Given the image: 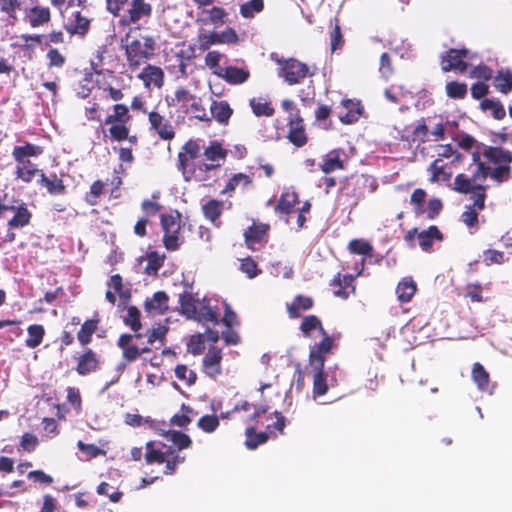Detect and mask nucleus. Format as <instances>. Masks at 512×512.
Masks as SVG:
<instances>
[{
    "instance_id": "1",
    "label": "nucleus",
    "mask_w": 512,
    "mask_h": 512,
    "mask_svg": "<svg viewBox=\"0 0 512 512\" xmlns=\"http://www.w3.org/2000/svg\"><path fill=\"white\" fill-rule=\"evenodd\" d=\"M453 190L461 194H473L474 203L466 206L465 211L461 215V221L468 228L478 226V211L485 208L486 186L482 184L472 183L471 179L464 174H458L453 183Z\"/></svg>"
},
{
    "instance_id": "2",
    "label": "nucleus",
    "mask_w": 512,
    "mask_h": 512,
    "mask_svg": "<svg viewBox=\"0 0 512 512\" xmlns=\"http://www.w3.org/2000/svg\"><path fill=\"white\" fill-rule=\"evenodd\" d=\"M125 56L129 68L134 71L150 60L156 51V41L153 36L145 35L141 38H132V29L126 33Z\"/></svg>"
},
{
    "instance_id": "3",
    "label": "nucleus",
    "mask_w": 512,
    "mask_h": 512,
    "mask_svg": "<svg viewBox=\"0 0 512 512\" xmlns=\"http://www.w3.org/2000/svg\"><path fill=\"white\" fill-rule=\"evenodd\" d=\"M444 159H451L450 164H459L463 160V155L455 150L451 144L438 145L437 158L429 165L428 171L431 172L430 182H438L440 177L447 181L451 178L452 172H447V163Z\"/></svg>"
},
{
    "instance_id": "4",
    "label": "nucleus",
    "mask_w": 512,
    "mask_h": 512,
    "mask_svg": "<svg viewBox=\"0 0 512 512\" xmlns=\"http://www.w3.org/2000/svg\"><path fill=\"white\" fill-rule=\"evenodd\" d=\"M181 214L176 211L173 214H162L161 215V226L164 231L163 243L167 250L175 251L179 248V231Z\"/></svg>"
},
{
    "instance_id": "5",
    "label": "nucleus",
    "mask_w": 512,
    "mask_h": 512,
    "mask_svg": "<svg viewBox=\"0 0 512 512\" xmlns=\"http://www.w3.org/2000/svg\"><path fill=\"white\" fill-rule=\"evenodd\" d=\"M13 204L0 202V217H4L7 212H13V216L8 220L7 226L9 230L23 228L30 224L32 213L28 209L26 203L14 200Z\"/></svg>"
},
{
    "instance_id": "6",
    "label": "nucleus",
    "mask_w": 512,
    "mask_h": 512,
    "mask_svg": "<svg viewBox=\"0 0 512 512\" xmlns=\"http://www.w3.org/2000/svg\"><path fill=\"white\" fill-rule=\"evenodd\" d=\"M133 334L124 333L121 334L117 341V346L122 351V357L126 361H136L141 355L150 353L151 347L144 345L142 347L132 343L133 339L140 340L145 336L140 330L133 331Z\"/></svg>"
},
{
    "instance_id": "7",
    "label": "nucleus",
    "mask_w": 512,
    "mask_h": 512,
    "mask_svg": "<svg viewBox=\"0 0 512 512\" xmlns=\"http://www.w3.org/2000/svg\"><path fill=\"white\" fill-rule=\"evenodd\" d=\"M277 62L281 65L279 76L283 77L290 85L298 84L307 76L313 75V73H310L309 67L297 59L290 58Z\"/></svg>"
},
{
    "instance_id": "8",
    "label": "nucleus",
    "mask_w": 512,
    "mask_h": 512,
    "mask_svg": "<svg viewBox=\"0 0 512 512\" xmlns=\"http://www.w3.org/2000/svg\"><path fill=\"white\" fill-rule=\"evenodd\" d=\"M73 359L76 363L75 371L79 376L85 377L100 370L101 356L87 346L81 352H76Z\"/></svg>"
},
{
    "instance_id": "9",
    "label": "nucleus",
    "mask_w": 512,
    "mask_h": 512,
    "mask_svg": "<svg viewBox=\"0 0 512 512\" xmlns=\"http://www.w3.org/2000/svg\"><path fill=\"white\" fill-rule=\"evenodd\" d=\"M153 13V7L146 0H131L126 13L120 17L121 25H135L140 21L147 22Z\"/></svg>"
},
{
    "instance_id": "10",
    "label": "nucleus",
    "mask_w": 512,
    "mask_h": 512,
    "mask_svg": "<svg viewBox=\"0 0 512 512\" xmlns=\"http://www.w3.org/2000/svg\"><path fill=\"white\" fill-rule=\"evenodd\" d=\"M470 51L463 47L460 49L450 48L440 56V66L443 72L452 70L464 73L467 71L469 64L465 59L469 58Z\"/></svg>"
},
{
    "instance_id": "11",
    "label": "nucleus",
    "mask_w": 512,
    "mask_h": 512,
    "mask_svg": "<svg viewBox=\"0 0 512 512\" xmlns=\"http://www.w3.org/2000/svg\"><path fill=\"white\" fill-rule=\"evenodd\" d=\"M24 21L31 28H38L48 25L52 19V13L48 6L40 4L39 0H31L30 7L23 9Z\"/></svg>"
},
{
    "instance_id": "12",
    "label": "nucleus",
    "mask_w": 512,
    "mask_h": 512,
    "mask_svg": "<svg viewBox=\"0 0 512 512\" xmlns=\"http://www.w3.org/2000/svg\"><path fill=\"white\" fill-rule=\"evenodd\" d=\"M148 121L150 130L154 131L159 139L171 141L174 139L176 132L171 121L156 110L148 112Z\"/></svg>"
},
{
    "instance_id": "13",
    "label": "nucleus",
    "mask_w": 512,
    "mask_h": 512,
    "mask_svg": "<svg viewBox=\"0 0 512 512\" xmlns=\"http://www.w3.org/2000/svg\"><path fill=\"white\" fill-rule=\"evenodd\" d=\"M321 336V341L315 343L310 348L309 364L311 366L324 367L328 355L332 353L333 348L336 346L333 338L328 333H325L324 335Z\"/></svg>"
},
{
    "instance_id": "14",
    "label": "nucleus",
    "mask_w": 512,
    "mask_h": 512,
    "mask_svg": "<svg viewBox=\"0 0 512 512\" xmlns=\"http://www.w3.org/2000/svg\"><path fill=\"white\" fill-rule=\"evenodd\" d=\"M202 371L211 379L222 374V350L218 347H209L202 360Z\"/></svg>"
},
{
    "instance_id": "15",
    "label": "nucleus",
    "mask_w": 512,
    "mask_h": 512,
    "mask_svg": "<svg viewBox=\"0 0 512 512\" xmlns=\"http://www.w3.org/2000/svg\"><path fill=\"white\" fill-rule=\"evenodd\" d=\"M287 139L294 146L300 148L307 144L308 135L306 133L304 119L301 115L295 114L293 119H287Z\"/></svg>"
},
{
    "instance_id": "16",
    "label": "nucleus",
    "mask_w": 512,
    "mask_h": 512,
    "mask_svg": "<svg viewBox=\"0 0 512 512\" xmlns=\"http://www.w3.org/2000/svg\"><path fill=\"white\" fill-rule=\"evenodd\" d=\"M268 225L253 224L244 232V239L247 247L252 251H257L267 241Z\"/></svg>"
},
{
    "instance_id": "17",
    "label": "nucleus",
    "mask_w": 512,
    "mask_h": 512,
    "mask_svg": "<svg viewBox=\"0 0 512 512\" xmlns=\"http://www.w3.org/2000/svg\"><path fill=\"white\" fill-rule=\"evenodd\" d=\"M90 25V18L83 15L81 11H75L68 18L67 22L64 23V28L70 35H77L83 38L89 32Z\"/></svg>"
},
{
    "instance_id": "18",
    "label": "nucleus",
    "mask_w": 512,
    "mask_h": 512,
    "mask_svg": "<svg viewBox=\"0 0 512 512\" xmlns=\"http://www.w3.org/2000/svg\"><path fill=\"white\" fill-rule=\"evenodd\" d=\"M145 88L150 89L152 86L161 88L164 85L165 75L163 70L155 65L148 64L137 76Z\"/></svg>"
},
{
    "instance_id": "19",
    "label": "nucleus",
    "mask_w": 512,
    "mask_h": 512,
    "mask_svg": "<svg viewBox=\"0 0 512 512\" xmlns=\"http://www.w3.org/2000/svg\"><path fill=\"white\" fill-rule=\"evenodd\" d=\"M132 120V116L129 113V108L125 104L113 105V112L104 120V125H108L109 128H117L121 126H128Z\"/></svg>"
},
{
    "instance_id": "20",
    "label": "nucleus",
    "mask_w": 512,
    "mask_h": 512,
    "mask_svg": "<svg viewBox=\"0 0 512 512\" xmlns=\"http://www.w3.org/2000/svg\"><path fill=\"white\" fill-rule=\"evenodd\" d=\"M354 276L350 274L341 275L338 273L331 281L330 285L334 287V295L342 299H347L355 293Z\"/></svg>"
},
{
    "instance_id": "21",
    "label": "nucleus",
    "mask_w": 512,
    "mask_h": 512,
    "mask_svg": "<svg viewBox=\"0 0 512 512\" xmlns=\"http://www.w3.org/2000/svg\"><path fill=\"white\" fill-rule=\"evenodd\" d=\"M299 202L298 193L292 188H284L276 205L275 212L289 215L293 212L295 205Z\"/></svg>"
},
{
    "instance_id": "22",
    "label": "nucleus",
    "mask_w": 512,
    "mask_h": 512,
    "mask_svg": "<svg viewBox=\"0 0 512 512\" xmlns=\"http://www.w3.org/2000/svg\"><path fill=\"white\" fill-rule=\"evenodd\" d=\"M99 315H95L91 319L85 320L77 332V340L81 346L86 347L92 342L93 334L98 330L100 324Z\"/></svg>"
},
{
    "instance_id": "23",
    "label": "nucleus",
    "mask_w": 512,
    "mask_h": 512,
    "mask_svg": "<svg viewBox=\"0 0 512 512\" xmlns=\"http://www.w3.org/2000/svg\"><path fill=\"white\" fill-rule=\"evenodd\" d=\"M211 119L213 118L221 125H227L233 114V109L225 100H213L210 105Z\"/></svg>"
},
{
    "instance_id": "24",
    "label": "nucleus",
    "mask_w": 512,
    "mask_h": 512,
    "mask_svg": "<svg viewBox=\"0 0 512 512\" xmlns=\"http://www.w3.org/2000/svg\"><path fill=\"white\" fill-rule=\"evenodd\" d=\"M40 186L45 187L50 195H64L66 193V186L61 178L56 173L47 176L44 172L41 173V178L38 180Z\"/></svg>"
},
{
    "instance_id": "25",
    "label": "nucleus",
    "mask_w": 512,
    "mask_h": 512,
    "mask_svg": "<svg viewBox=\"0 0 512 512\" xmlns=\"http://www.w3.org/2000/svg\"><path fill=\"white\" fill-rule=\"evenodd\" d=\"M443 234L439 230V228L435 225L428 227V229L423 230L418 233V241L419 246L425 252H431L433 248L434 241H442Z\"/></svg>"
},
{
    "instance_id": "26",
    "label": "nucleus",
    "mask_w": 512,
    "mask_h": 512,
    "mask_svg": "<svg viewBox=\"0 0 512 512\" xmlns=\"http://www.w3.org/2000/svg\"><path fill=\"white\" fill-rule=\"evenodd\" d=\"M168 301V295L164 291H158L151 299L145 301L144 307L149 313L163 315L168 310Z\"/></svg>"
},
{
    "instance_id": "27",
    "label": "nucleus",
    "mask_w": 512,
    "mask_h": 512,
    "mask_svg": "<svg viewBox=\"0 0 512 512\" xmlns=\"http://www.w3.org/2000/svg\"><path fill=\"white\" fill-rule=\"evenodd\" d=\"M230 85H240L248 81L250 72L248 69L239 68L237 66L226 67L219 77Z\"/></svg>"
},
{
    "instance_id": "28",
    "label": "nucleus",
    "mask_w": 512,
    "mask_h": 512,
    "mask_svg": "<svg viewBox=\"0 0 512 512\" xmlns=\"http://www.w3.org/2000/svg\"><path fill=\"white\" fill-rule=\"evenodd\" d=\"M483 156L497 165H510L512 162L511 151L501 147L487 146L483 151Z\"/></svg>"
},
{
    "instance_id": "29",
    "label": "nucleus",
    "mask_w": 512,
    "mask_h": 512,
    "mask_svg": "<svg viewBox=\"0 0 512 512\" xmlns=\"http://www.w3.org/2000/svg\"><path fill=\"white\" fill-rule=\"evenodd\" d=\"M342 105L346 109V113L339 115L341 123L349 125L357 122L362 114L360 103L346 99L342 101Z\"/></svg>"
},
{
    "instance_id": "30",
    "label": "nucleus",
    "mask_w": 512,
    "mask_h": 512,
    "mask_svg": "<svg viewBox=\"0 0 512 512\" xmlns=\"http://www.w3.org/2000/svg\"><path fill=\"white\" fill-rule=\"evenodd\" d=\"M417 291V284L412 277H404L396 287L397 298L401 303L412 300Z\"/></svg>"
},
{
    "instance_id": "31",
    "label": "nucleus",
    "mask_w": 512,
    "mask_h": 512,
    "mask_svg": "<svg viewBox=\"0 0 512 512\" xmlns=\"http://www.w3.org/2000/svg\"><path fill=\"white\" fill-rule=\"evenodd\" d=\"M223 211V202L211 199L207 201L202 206V212L207 220L212 222L216 227L221 226V221L219 220Z\"/></svg>"
},
{
    "instance_id": "32",
    "label": "nucleus",
    "mask_w": 512,
    "mask_h": 512,
    "mask_svg": "<svg viewBox=\"0 0 512 512\" xmlns=\"http://www.w3.org/2000/svg\"><path fill=\"white\" fill-rule=\"evenodd\" d=\"M164 436L167 440H170L177 448L178 451L190 448L192 445V439L190 436L179 430H161L159 433Z\"/></svg>"
},
{
    "instance_id": "33",
    "label": "nucleus",
    "mask_w": 512,
    "mask_h": 512,
    "mask_svg": "<svg viewBox=\"0 0 512 512\" xmlns=\"http://www.w3.org/2000/svg\"><path fill=\"white\" fill-rule=\"evenodd\" d=\"M314 305L312 297L297 295L292 303L288 305L287 310L291 318H298L302 311L310 310Z\"/></svg>"
},
{
    "instance_id": "34",
    "label": "nucleus",
    "mask_w": 512,
    "mask_h": 512,
    "mask_svg": "<svg viewBox=\"0 0 512 512\" xmlns=\"http://www.w3.org/2000/svg\"><path fill=\"white\" fill-rule=\"evenodd\" d=\"M471 377L479 390L491 392L490 375L481 363L476 362L473 364Z\"/></svg>"
},
{
    "instance_id": "35",
    "label": "nucleus",
    "mask_w": 512,
    "mask_h": 512,
    "mask_svg": "<svg viewBox=\"0 0 512 512\" xmlns=\"http://www.w3.org/2000/svg\"><path fill=\"white\" fill-rule=\"evenodd\" d=\"M193 319L198 322L217 324L219 322V315L217 309L211 307L209 301L204 299L198 304L197 314Z\"/></svg>"
},
{
    "instance_id": "36",
    "label": "nucleus",
    "mask_w": 512,
    "mask_h": 512,
    "mask_svg": "<svg viewBox=\"0 0 512 512\" xmlns=\"http://www.w3.org/2000/svg\"><path fill=\"white\" fill-rule=\"evenodd\" d=\"M43 153V147L25 142L21 146H15L12 150V157L14 160L29 159L31 157H38Z\"/></svg>"
},
{
    "instance_id": "37",
    "label": "nucleus",
    "mask_w": 512,
    "mask_h": 512,
    "mask_svg": "<svg viewBox=\"0 0 512 512\" xmlns=\"http://www.w3.org/2000/svg\"><path fill=\"white\" fill-rule=\"evenodd\" d=\"M344 168V162L340 158L339 150L330 151L325 155L323 162L320 164V169L325 174H329L336 170H343Z\"/></svg>"
},
{
    "instance_id": "38",
    "label": "nucleus",
    "mask_w": 512,
    "mask_h": 512,
    "mask_svg": "<svg viewBox=\"0 0 512 512\" xmlns=\"http://www.w3.org/2000/svg\"><path fill=\"white\" fill-rule=\"evenodd\" d=\"M313 374V396H323L328 392L327 375L324 372V367L312 366Z\"/></svg>"
},
{
    "instance_id": "39",
    "label": "nucleus",
    "mask_w": 512,
    "mask_h": 512,
    "mask_svg": "<svg viewBox=\"0 0 512 512\" xmlns=\"http://www.w3.org/2000/svg\"><path fill=\"white\" fill-rule=\"evenodd\" d=\"M494 87L503 94L512 91V71L509 69H500L493 76Z\"/></svg>"
},
{
    "instance_id": "40",
    "label": "nucleus",
    "mask_w": 512,
    "mask_h": 512,
    "mask_svg": "<svg viewBox=\"0 0 512 512\" xmlns=\"http://www.w3.org/2000/svg\"><path fill=\"white\" fill-rule=\"evenodd\" d=\"M107 136L112 142H123L129 141V143L136 145L138 143V137L136 134L130 135V125L121 126L117 128H108Z\"/></svg>"
},
{
    "instance_id": "41",
    "label": "nucleus",
    "mask_w": 512,
    "mask_h": 512,
    "mask_svg": "<svg viewBox=\"0 0 512 512\" xmlns=\"http://www.w3.org/2000/svg\"><path fill=\"white\" fill-rule=\"evenodd\" d=\"M28 337L25 345L30 349L37 348L43 341L45 336V328L41 324H32L27 328Z\"/></svg>"
},
{
    "instance_id": "42",
    "label": "nucleus",
    "mask_w": 512,
    "mask_h": 512,
    "mask_svg": "<svg viewBox=\"0 0 512 512\" xmlns=\"http://www.w3.org/2000/svg\"><path fill=\"white\" fill-rule=\"evenodd\" d=\"M480 109L482 111H490L491 115L496 120H502L506 116V111L503 104L498 99L485 98L480 102Z\"/></svg>"
},
{
    "instance_id": "43",
    "label": "nucleus",
    "mask_w": 512,
    "mask_h": 512,
    "mask_svg": "<svg viewBox=\"0 0 512 512\" xmlns=\"http://www.w3.org/2000/svg\"><path fill=\"white\" fill-rule=\"evenodd\" d=\"M300 330L308 338L311 337V332L314 330H318L320 335L327 333L321 320L316 315L305 316L301 322Z\"/></svg>"
},
{
    "instance_id": "44",
    "label": "nucleus",
    "mask_w": 512,
    "mask_h": 512,
    "mask_svg": "<svg viewBox=\"0 0 512 512\" xmlns=\"http://www.w3.org/2000/svg\"><path fill=\"white\" fill-rule=\"evenodd\" d=\"M245 435V445L250 450L256 449L259 445L266 443L269 439L267 432H256L254 426L247 427Z\"/></svg>"
},
{
    "instance_id": "45",
    "label": "nucleus",
    "mask_w": 512,
    "mask_h": 512,
    "mask_svg": "<svg viewBox=\"0 0 512 512\" xmlns=\"http://www.w3.org/2000/svg\"><path fill=\"white\" fill-rule=\"evenodd\" d=\"M179 303L181 307V313L185 315L189 319H193V317L197 314V308L199 302L194 299L192 294L190 293H182L179 295Z\"/></svg>"
},
{
    "instance_id": "46",
    "label": "nucleus",
    "mask_w": 512,
    "mask_h": 512,
    "mask_svg": "<svg viewBox=\"0 0 512 512\" xmlns=\"http://www.w3.org/2000/svg\"><path fill=\"white\" fill-rule=\"evenodd\" d=\"M22 0H0V11L5 13L11 24L18 21V11L22 10Z\"/></svg>"
},
{
    "instance_id": "47",
    "label": "nucleus",
    "mask_w": 512,
    "mask_h": 512,
    "mask_svg": "<svg viewBox=\"0 0 512 512\" xmlns=\"http://www.w3.org/2000/svg\"><path fill=\"white\" fill-rule=\"evenodd\" d=\"M225 55L214 50L209 51L204 58L205 65L212 71L214 75L220 77L225 68L221 67L220 61Z\"/></svg>"
},
{
    "instance_id": "48",
    "label": "nucleus",
    "mask_w": 512,
    "mask_h": 512,
    "mask_svg": "<svg viewBox=\"0 0 512 512\" xmlns=\"http://www.w3.org/2000/svg\"><path fill=\"white\" fill-rule=\"evenodd\" d=\"M250 107L253 113L258 117H271L275 112L274 108L271 106V103L261 98H252L250 100Z\"/></svg>"
},
{
    "instance_id": "49",
    "label": "nucleus",
    "mask_w": 512,
    "mask_h": 512,
    "mask_svg": "<svg viewBox=\"0 0 512 512\" xmlns=\"http://www.w3.org/2000/svg\"><path fill=\"white\" fill-rule=\"evenodd\" d=\"M253 182L251 176L245 173H236L234 174L229 181L227 182L225 188L222 191V194L233 192L238 186L246 187Z\"/></svg>"
},
{
    "instance_id": "50",
    "label": "nucleus",
    "mask_w": 512,
    "mask_h": 512,
    "mask_svg": "<svg viewBox=\"0 0 512 512\" xmlns=\"http://www.w3.org/2000/svg\"><path fill=\"white\" fill-rule=\"evenodd\" d=\"M445 91L451 99H464L468 92V86L464 82L450 81L446 83Z\"/></svg>"
},
{
    "instance_id": "51",
    "label": "nucleus",
    "mask_w": 512,
    "mask_h": 512,
    "mask_svg": "<svg viewBox=\"0 0 512 512\" xmlns=\"http://www.w3.org/2000/svg\"><path fill=\"white\" fill-rule=\"evenodd\" d=\"M203 14L207 15L204 22L212 23L216 27L225 24L228 15L222 7L218 6H213L211 9L204 10Z\"/></svg>"
},
{
    "instance_id": "52",
    "label": "nucleus",
    "mask_w": 512,
    "mask_h": 512,
    "mask_svg": "<svg viewBox=\"0 0 512 512\" xmlns=\"http://www.w3.org/2000/svg\"><path fill=\"white\" fill-rule=\"evenodd\" d=\"M348 250L352 254L372 256L373 246L364 239H352L348 243Z\"/></svg>"
},
{
    "instance_id": "53",
    "label": "nucleus",
    "mask_w": 512,
    "mask_h": 512,
    "mask_svg": "<svg viewBox=\"0 0 512 512\" xmlns=\"http://www.w3.org/2000/svg\"><path fill=\"white\" fill-rule=\"evenodd\" d=\"M105 184L101 180L94 181L89 192L85 194L84 200L90 206H96L99 204V198L103 194Z\"/></svg>"
},
{
    "instance_id": "54",
    "label": "nucleus",
    "mask_w": 512,
    "mask_h": 512,
    "mask_svg": "<svg viewBox=\"0 0 512 512\" xmlns=\"http://www.w3.org/2000/svg\"><path fill=\"white\" fill-rule=\"evenodd\" d=\"M175 100L180 105V109L185 114L189 113V105L192 103L196 95L192 94L188 89L179 87L175 91ZM174 101V99L172 100Z\"/></svg>"
},
{
    "instance_id": "55",
    "label": "nucleus",
    "mask_w": 512,
    "mask_h": 512,
    "mask_svg": "<svg viewBox=\"0 0 512 512\" xmlns=\"http://www.w3.org/2000/svg\"><path fill=\"white\" fill-rule=\"evenodd\" d=\"M141 313L136 306H129L127 314L123 317V322L126 326L130 327L132 331L141 330Z\"/></svg>"
},
{
    "instance_id": "56",
    "label": "nucleus",
    "mask_w": 512,
    "mask_h": 512,
    "mask_svg": "<svg viewBox=\"0 0 512 512\" xmlns=\"http://www.w3.org/2000/svg\"><path fill=\"white\" fill-rule=\"evenodd\" d=\"M165 260L164 255H160L156 251H151L147 254V265L145 271L149 275H156L159 269L163 266Z\"/></svg>"
},
{
    "instance_id": "57",
    "label": "nucleus",
    "mask_w": 512,
    "mask_h": 512,
    "mask_svg": "<svg viewBox=\"0 0 512 512\" xmlns=\"http://www.w3.org/2000/svg\"><path fill=\"white\" fill-rule=\"evenodd\" d=\"M144 457L147 464H163L166 461V453H163V451L156 449L154 447L153 441H149L146 443V453Z\"/></svg>"
},
{
    "instance_id": "58",
    "label": "nucleus",
    "mask_w": 512,
    "mask_h": 512,
    "mask_svg": "<svg viewBox=\"0 0 512 512\" xmlns=\"http://www.w3.org/2000/svg\"><path fill=\"white\" fill-rule=\"evenodd\" d=\"M473 162L477 165V169L473 172L471 179L472 183L476 180L484 181L489 175L490 167L480 160V153L474 152L472 154Z\"/></svg>"
},
{
    "instance_id": "59",
    "label": "nucleus",
    "mask_w": 512,
    "mask_h": 512,
    "mask_svg": "<svg viewBox=\"0 0 512 512\" xmlns=\"http://www.w3.org/2000/svg\"><path fill=\"white\" fill-rule=\"evenodd\" d=\"M264 9L263 0H250L240 6V14L244 18H252L256 13L262 12Z\"/></svg>"
},
{
    "instance_id": "60",
    "label": "nucleus",
    "mask_w": 512,
    "mask_h": 512,
    "mask_svg": "<svg viewBox=\"0 0 512 512\" xmlns=\"http://www.w3.org/2000/svg\"><path fill=\"white\" fill-rule=\"evenodd\" d=\"M426 196H427V193L422 188H417L413 191L411 198H410V203L412 205H414V214L416 216H419V215H422L425 213L424 202H425Z\"/></svg>"
},
{
    "instance_id": "61",
    "label": "nucleus",
    "mask_w": 512,
    "mask_h": 512,
    "mask_svg": "<svg viewBox=\"0 0 512 512\" xmlns=\"http://www.w3.org/2000/svg\"><path fill=\"white\" fill-rule=\"evenodd\" d=\"M204 155L208 160L216 161L219 159H225L227 152L225 149H223L219 142L213 141L208 147L205 148Z\"/></svg>"
},
{
    "instance_id": "62",
    "label": "nucleus",
    "mask_w": 512,
    "mask_h": 512,
    "mask_svg": "<svg viewBox=\"0 0 512 512\" xmlns=\"http://www.w3.org/2000/svg\"><path fill=\"white\" fill-rule=\"evenodd\" d=\"M189 112H192L193 117L202 122H211V117L207 114L205 107L202 105L201 99L195 97L189 105Z\"/></svg>"
},
{
    "instance_id": "63",
    "label": "nucleus",
    "mask_w": 512,
    "mask_h": 512,
    "mask_svg": "<svg viewBox=\"0 0 512 512\" xmlns=\"http://www.w3.org/2000/svg\"><path fill=\"white\" fill-rule=\"evenodd\" d=\"M168 328L163 325H159L153 329H148L145 333L147 337V345L150 346L156 341H159L162 345L164 344Z\"/></svg>"
},
{
    "instance_id": "64",
    "label": "nucleus",
    "mask_w": 512,
    "mask_h": 512,
    "mask_svg": "<svg viewBox=\"0 0 512 512\" xmlns=\"http://www.w3.org/2000/svg\"><path fill=\"white\" fill-rule=\"evenodd\" d=\"M219 418L216 415H204L198 422L197 426L205 433H212L219 427Z\"/></svg>"
}]
</instances>
